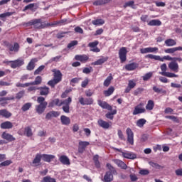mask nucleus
Returning a JSON list of instances; mask_svg holds the SVG:
<instances>
[{"instance_id":"obj_63","label":"nucleus","mask_w":182,"mask_h":182,"mask_svg":"<svg viewBox=\"0 0 182 182\" xmlns=\"http://www.w3.org/2000/svg\"><path fill=\"white\" fill-rule=\"evenodd\" d=\"M77 43V41H73L68 45V48L70 49L71 48H73V46H76Z\"/></svg>"},{"instance_id":"obj_55","label":"nucleus","mask_w":182,"mask_h":182,"mask_svg":"<svg viewBox=\"0 0 182 182\" xmlns=\"http://www.w3.org/2000/svg\"><path fill=\"white\" fill-rule=\"evenodd\" d=\"M139 174H141V176H148V174H150V171H149V169H141Z\"/></svg>"},{"instance_id":"obj_43","label":"nucleus","mask_w":182,"mask_h":182,"mask_svg":"<svg viewBox=\"0 0 182 182\" xmlns=\"http://www.w3.org/2000/svg\"><path fill=\"white\" fill-rule=\"evenodd\" d=\"M72 103V98L69 97L67 100H64L61 102H60V106L63 105V106H67V105H70Z\"/></svg>"},{"instance_id":"obj_60","label":"nucleus","mask_w":182,"mask_h":182,"mask_svg":"<svg viewBox=\"0 0 182 182\" xmlns=\"http://www.w3.org/2000/svg\"><path fill=\"white\" fill-rule=\"evenodd\" d=\"M128 87L134 89V87H136V81L134 80H130L128 82Z\"/></svg>"},{"instance_id":"obj_56","label":"nucleus","mask_w":182,"mask_h":182,"mask_svg":"<svg viewBox=\"0 0 182 182\" xmlns=\"http://www.w3.org/2000/svg\"><path fill=\"white\" fill-rule=\"evenodd\" d=\"M14 14L15 12H6L0 14V18H6L7 16H11V15H14Z\"/></svg>"},{"instance_id":"obj_19","label":"nucleus","mask_w":182,"mask_h":182,"mask_svg":"<svg viewBox=\"0 0 182 182\" xmlns=\"http://www.w3.org/2000/svg\"><path fill=\"white\" fill-rule=\"evenodd\" d=\"M113 174L112 172H106V173L104 176V178L102 179V181L104 182H112L113 181Z\"/></svg>"},{"instance_id":"obj_61","label":"nucleus","mask_w":182,"mask_h":182,"mask_svg":"<svg viewBox=\"0 0 182 182\" xmlns=\"http://www.w3.org/2000/svg\"><path fill=\"white\" fill-rule=\"evenodd\" d=\"M98 45H99V41H95L94 42L89 43L88 46L89 48H97Z\"/></svg>"},{"instance_id":"obj_26","label":"nucleus","mask_w":182,"mask_h":182,"mask_svg":"<svg viewBox=\"0 0 182 182\" xmlns=\"http://www.w3.org/2000/svg\"><path fill=\"white\" fill-rule=\"evenodd\" d=\"M59 160L60 163H62V164H64L65 166H69L70 164V161L69 160V158H68V156L65 155L61 156Z\"/></svg>"},{"instance_id":"obj_4","label":"nucleus","mask_w":182,"mask_h":182,"mask_svg":"<svg viewBox=\"0 0 182 182\" xmlns=\"http://www.w3.org/2000/svg\"><path fill=\"white\" fill-rule=\"evenodd\" d=\"M144 103H139L138 105H136L134 107L132 114L134 116H136V115L140 114L141 113H146V108H144Z\"/></svg>"},{"instance_id":"obj_59","label":"nucleus","mask_w":182,"mask_h":182,"mask_svg":"<svg viewBox=\"0 0 182 182\" xmlns=\"http://www.w3.org/2000/svg\"><path fill=\"white\" fill-rule=\"evenodd\" d=\"M85 106H89L93 105V98H86L85 100Z\"/></svg>"},{"instance_id":"obj_62","label":"nucleus","mask_w":182,"mask_h":182,"mask_svg":"<svg viewBox=\"0 0 182 182\" xmlns=\"http://www.w3.org/2000/svg\"><path fill=\"white\" fill-rule=\"evenodd\" d=\"M66 33H69V32H60L57 34V38L58 39H62V38H65V36L66 35Z\"/></svg>"},{"instance_id":"obj_7","label":"nucleus","mask_w":182,"mask_h":182,"mask_svg":"<svg viewBox=\"0 0 182 182\" xmlns=\"http://www.w3.org/2000/svg\"><path fill=\"white\" fill-rule=\"evenodd\" d=\"M127 136V141L129 143V144H134V134H133V131H132V129L127 128L126 130Z\"/></svg>"},{"instance_id":"obj_1","label":"nucleus","mask_w":182,"mask_h":182,"mask_svg":"<svg viewBox=\"0 0 182 182\" xmlns=\"http://www.w3.org/2000/svg\"><path fill=\"white\" fill-rule=\"evenodd\" d=\"M37 102L39 103V105L36 106V112L38 114H42V113L46 110V107H48V102L45 101V97H38L37 98Z\"/></svg>"},{"instance_id":"obj_30","label":"nucleus","mask_w":182,"mask_h":182,"mask_svg":"<svg viewBox=\"0 0 182 182\" xmlns=\"http://www.w3.org/2000/svg\"><path fill=\"white\" fill-rule=\"evenodd\" d=\"M149 166L151 167H153L154 168H156V170H160L161 168H164V166H161V165L157 164V162H154L153 161H151L149 162Z\"/></svg>"},{"instance_id":"obj_2","label":"nucleus","mask_w":182,"mask_h":182,"mask_svg":"<svg viewBox=\"0 0 182 182\" xmlns=\"http://www.w3.org/2000/svg\"><path fill=\"white\" fill-rule=\"evenodd\" d=\"M32 25H33L36 29H43L46 28V26H50L51 24L46 22L43 23L41 18H38L32 20L31 21L26 23L27 26H32Z\"/></svg>"},{"instance_id":"obj_17","label":"nucleus","mask_w":182,"mask_h":182,"mask_svg":"<svg viewBox=\"0 0 182 182\" xmlns=\"http://www.w3.org/2000/svg\"><path fill=\"white\" fill-rule=\"evenodd\" d=\"M38 90L40 91L41 96H48L49 95V87L46 86L38 87Z\"/></svg>"},{"instance_id":"obj_34","label":"nucleus","mask_w":182,"mask_h":182,"mask_svg":"<svg viewBox=\"0 0 182 182\" xmlns=\"http://www.w3.org/2000/svg\"><path fill=\"white\" fill-rule=\"evenodd\" d=\"M54 106L60 107V100L59 99H55L48 104V107H53Z\"/></svg>"},{"instance_id":"obj_50","label":"nucleus","mask_w":182,"mask_h":182,"mask_svg":"<svg viewBox=\"0 0 182 182\" xmlns=\"http://www.w3.org/2000/svg\"><path fill=\"white\" fill-rule=\"evenodd\" d=\"M43 69H45V65H41L34 71V75H41V73Z\"/></svg>"},{"instance_id":"obj_54","label":"nucleus","mask_w":182,"mask_h":182,"mask_svg":"<svg viewBox=\"0 0 182 182\" xmlns=\"http://www.w3.org/2000/svg\"><path fill=\"white\" fill-rule=\"evenodd\" d=\"M58 83L59 82L56 80H54L53 78V80L48 81V85L49 86H51V87H55V85H58Z\"/></svg>"},{"instance_id":"obj_41","label":"nucleus","mask_w":182,"mask_h":182,"mask_svg":"<svg viewBox=\"0 0 182 182\" xmlns=\"http://www.w3.org/2000/svg\"><path fill=\"white\" fill-rule=\"evenodd\" d=\"M31 107H32V103L31 102H27L26 104H24L22 107H21V110L23 112H27V110H29V109H31Z\"/></svg>"},{"instance_id":"obj_39","label":"nucleus","mask_w":182,"mask_h":182,"mask_svg":"<svg viewBox=\"0 0 182 182\" xmlns=\"http://www.w3.org/2000/svg\"><path fill=\"white\" fill-rule=\"evenodd\" d=\"M117 113V110L114 109L112 111V112H108L105 114V117H107V119H110V120H113V118L114 117V114H116Z\"/></svg>"},{"instance_id":"obj_44","label":"nucleus","mask_w":182,"mask_h":182,"mask_svg":"<svg viewBox=\"0 0 182 182\" xmlns=\"http://www.w3.org/2000/svg\"><path fill=\"white\" fill-rule=\"evenodd\" d=\"M146 58H149V59H154V60H163L162 59H161L160 55H154L153 54L147 55Z\"/></svg>"},{"instance_id":"obj_25","label":"nucleus","mask_w":182,"mask_h":182,"mask_svg":"<svg viewBox=\"0 0 182 182\" xmlns=\"http://www.w3.org/2000/svg\"><path fill=\"white\" fill-rule=\"evenodd\" d=\"M30 86H38L42 83V77L38 75L36 77L35 80L33 82H29Z\"/></svg>"},{"instance_id":"obj_57","label":"nucleus","mask_w":182,"mask_h":182,"mask_svg":"<svg viewBox=\"0 0 182 182\" xmlns=\"http://www.w3.org/2000/svg\"><path fill=\"white\" fill-rule=\"evenodd\" d=\"M153 76V73H148L145 75L143 76V80L147 81L150 77Z\"/></svg>"},{"instance_id":"obj_22","label":"nucleus","mask_w":182,"mask_h":182,"mask_svg":"<svg viewBox=\"0 0 182 182\" xmlns=\"http://www.w3.org/2000/svg\"><path fill=\"white\" fill-rule=\"evenodd\" d=\"M0 116H1V117H5V119H9V117H12V113L6 109H1Z\"/></svg>"},{"instance_id":"obj_23","label":"nucleus","mask_w":182,"mask_h":182,"mask_svg":"<svg viewBox=\"0 0 182 182\" xmlns=\"http://www.w3.org/2000/svg\"><path fill=\"white\" fill-rule=\"evenodd\" d=\"M177 50H181L182 51V47L178 46V47H173L171 48H167L164 50L165 53H175V52H177Z\"/></svg>"},{"instance_id":"obj_11","label":"nucleus","mask_w":182,"mask_h":182,"mask_svg":"<svg viewBox=\"0 0 182 182\" xmlns=\"http://www.w3.org/2000/svg\"><path fill=\"white\" fill-rule=\"evenodd\" d=\"M2 139H4V140H7V141H15L16 139L12 136V134L6 132H3L1 134Z\"/></svg>"},{"instance_id":"obj_8","label":"nucleus","mask_w":182,"mask_h":182,"mask_svg":"<svg viewBox=\"0 0 182 182\" xmlns=\"http://www.w3.org/2000/svg\"><path fill=\"white\" fill-rule=\"evenodd\" d=\"M122 157H124V159H128L129 160H134L137 159V155L133 152L126 151L125 152H122Z\"/></svg>"},{"instance_id":"obj_52","label":"nucleus","mask_w":182,"mask_h":182,"mask_svg":"<svg viewBox=\"0 0 182 182\" xmlns=\"http://www.w3.org/2000/svg\"><path fill=\"white\" fill-rule=\"evenodd\" d=\"M143 92H144V89L139 87L134 91V95L139 96V95L141 94Z\"/></svg>"},{"instance_id":"obj_27","label":"nucleus","mask_w":182,"mask_h":182,"mask_svg":"<svg viewBox=\"0 0 182 182\" xmlns=\"http://www.w3.org/2000/svg\"><path fill=\"white\" fill-rule=\"evenodd\" d=\"M60 121L62 124H64L65 126H69V124H70V118L65 115L60 117Z\"/></svg>"},{"instance_id":"obj_42","label":"nucleus","mask_w":182,"mask_h":182,"mask_svg":"<svg viewBox=\"0 0 182 182\" xmlns=\"http://www.w3.org/2000/svg\"><path fill=\"white\" fill-rule=\"evenodd\" d=\"M112 80H113V77L112 75L108 76L104 81V86L109 87Z\"/></svg>"},{"instance_id":"obj_6","label":"nucleus","mask_w":182,"mask_h":182,"mask_svg":"<svg viewBox=\"0 0 182 182\" xmlns=\"http://www.w3.org/2000/svg\"><path fill=\"white\" fill-rule=\"evenodd\" d=\"M9 63H11V68H12V69H16V68H21L22 65H24L25 62L23 60L17 59L16 60L9 61Z\"/></svg>"},{"instance_id":"obj_9","label":"nucleus","mask_w":182,"mask_h":182,"mask_svg":"<svg viewBox=\"0 0 182 182\" xmlns=\"http://www.w3.org/2000/svg\"><path fill=\"white\" fill-rule=\"evenodd\" d=\"M159 50V48L157 47H148L145 48H141L140 52L142 54L144 53H154V52H157Z\"/></svg>"},{"instance_id":"obj_45","label":"nucleus","mask_w":182,"mask_h":182,"mask_svg":"<svg viewBox=\"0 0 182 182\" xmlns=\"http://www.w3.org/2000/svg\"><path fill=\"white\" fill-rule=\"evenodd\" d=\"M146 119H140L136 122V126H138V127H143L144 124H146Z\"/></svg>"},{"instance_id":"obj_53","label":"nucleus","mask_w":182,"mask_h":182,"mask_svg":"<svg viewBox=\"0 0 182 182\" xmlns=\"http://www.w3.org/2000/svg\"><path fill=\"white\" fill-rule=\"evenodd\" d=\"M25 95V92L23 90L19 91L16 95V99H22L23 96Z\"/></svg>"},{"instance_id":"obj_33","label":"nucleus","mask_w":182,"mask_h":182,"mask_svg":"<svg viewBox=\"0 0 182 182\" xmlns=\"http://www.w3.org/2000/svg\"><path fill=\"white\" fill-rule=\"evenodd\" d=\"M165 45H166V46H176L177 42L173 39L168 38L165 41Z\"/></svg>"},{"instance_id":"obj_18","label":"nucleus","mask_w":182,"mask_h":182,"mask_svg":"<svg viewBox=\"0 0 182 182\" xmlns=\"http://www.w3.org/2000/svg\"><path fill=\"white\" fill-rule=\"evenodd\" d=\"M1 129H10L14 127V124L9 121H6L0 124Z\"/></svg>"},{"instance_id":"obj_15","label":"nucleus","mask_w":182,"mask_h":182,"mask_svg":"<svg viewBox=\"0 0 182 182\" xmlns=\"http://www.w3.org/2000/svg\"><path fill=\"white\" fill-rule=\"evenodd\" d=\"M97 124H98V126H100V127H102V129H109V127H110V124H109V122L102 119H98Z\"/></svg>"},{"instance_id":"obj_32","label":"nucleus","mask_w":182,"mask_h":182,"mask_svg":"<svg viewBox=\"0 0 182 182\" xmlns=\"http://www.w3.org/2000/svg\"><path fill=\"white\" fill-rule=\"evenodd\" d=\"M137 68V64L135 63H132L125 65L126 70H134Z\"/></svg>"},{"instance_id":"obj_48","label":"nucleus","mask_w":182,"mask_h":182,"mask_svg":"<svg viewBox=\"0 0 182 182\" xmlns=\"http://www.w3.org/2000/svg\"><path fill=\"white\" fill-rule=\"evenodd\" d=\"M107 167L108 168V170H109V173H112V174H116V169L114 168V167H113V166H112V164H107Z\"/></svg>"},{"instance_id":"obj_14","label":"nucleus","mask_w":182,"mask_h":182,"mask_svg":"<svg viewBox=\"0 0 182 182\" xmlns=\"http://www.w3.org/2000/svg\"><path fill=\"white\" fill-rule=\"evenodd\" d=\"M75 60H79L82 63H86L87 60H89V56L87 55H77L75 57Z\"/></svg>"},{"instance_id":"obj_47","label":"nucleus","mask_w":182,"mask_h":182,"mask_svg":"<svg viewBox=\"0 0 182 182\" xmlns=\"http://www.w3.org/2000/svg\"><path fill=\"white\" fill-rule=\"evenodd\" d=\"M127 6H129L131 8H133V9H135L134 1H129L128 2H126L124 5V8H127Z\"/></svg>"},{"instance_id":"obj_58","label":"nucleus","mask_w":182,"mask_h":182,"mask_svg":"<svg viewBox=\"0 0 182 182\" xmlns=\"http://www.w3.org/2000/svg\"><path fill=\"white\" fill-rule=\"evenodd\" d=\"M152 89L156 93H166V91H163V89H160L156 86H154Z\"/></svg>"},{"instance_id":"obj_40","label":"nucleus","mask_w":182,"mask_h":182,"mask_svg":"<svg viewBox=\"0 0 182 182\" xmlns=\"http://www.w3.org/2000/svg\"><path fill=\"white\" fill-rule=\"evenodd\" d=\"M24 130L27 137H32L33 136L31 127H26Z\"/></svg>"},{"instance_id":"obj_37","label":"nucleus","mask_w":182,"mask_h":182,"mask_svg":"<svg viewBox=\"0 0 182 182\" xmlns=\"http://www.w3.org/2000/svg\"><path fill=\"white\" fill-rule=\"evenodd\" d=\"M19 43H14V46L9 47V50L11 52H19Z\"/></svg>"},{"instance_id":"obj_24","label":"nucleus","mask_w":182,"mask_h":182,"mask_svg":"<svg viewBox=\"0 0 182 182\" xmlns=\"http://www.w3.org/2000/svg\"><path fill=\"white\" fill-rule=\"evenodd\" d=\"M114 162L118 166V167L122 168V170H126L127 168V165L121 160L115 159L114 160Z\"/></svg>"},{"instance_id":"obj_51","label":"nucleus","mask_w":182,"mask_h":182,"mask_svg":"<svg viewBox=\"0 0 182 182\" xmlns=\"http://www.w3.org/2000/svg\"><path fill=\"white\" fill-rule=\"evenodd\" d=\"M10 164H12L11 160L4 161L0 164V167H5L6 166H10Z\"/></svg>"},{"instance_id":"obj_28","label":"nucleus","mask_w":182,"mask_h":182,"mask_svg":"<svg viewBox=\"0 0 182 182\" xmlns=\"http://www.w3.org/2000/svg\"><path fill=\"white\" fill-rule=\"evenodd\" d=\"M112 0H97L94 1L93 5L95 6H99L100 5H106V4H109Z\"/></svg>"},{"instance_id":"obj_5","label":"nucleus","mask_w":182,"mask_h":182,"mask_svg":"<svg viewBox=\"0 0 182 182\" xmlns=\"http://www.w3.org/2000/svg\"><path fill=\"white\" fill-rule=\"evenodd\" d=\"M119 56L121 60V63L126 62L127 56V49L126 48V47H122L119 49Z\"/></svg>"},{"instance_id":"obj_12","label":"nucleus","mask_w":182,"mask_h":182,"mask_svg":"<svg viewBox=\"0 0 182 182\" xmlns=\"http://www.w3.org/2000/svg\"><path fill=\"white\" fill-rule=\"evenodd\" d=\"M168 68L170 70H172V72H178V63L176 61H172L168 65Z\"/></svg>"},{"instance_id":"obj_35","label":"nucleus","mask_w":182,"mask_h":182,"mask_svg":"<svg viewBox=\"0 0 182 182\" xmlns=\"http://www.w3.org/2000/svg\"><path fill=\"white\" fill-rule=\"evenodd\" d=\"M113 92H114V87L111 86L108 88L107 90L104 91V95L106 96V97L110 96L111 95H113Z\"/></svg>"},{"instance_id":"obj_36","label":"nucleus","mask_w":182,"mask_h":182,"mask_svg":"<svg viewBox=\"0 0 182 182\" xmlns=\"http://www.w3.org/2000/svg\"><path fill=\"white\" fill-rule=\"evenodd\" d=\"M146 110H153L154 109V102L151 100L148 101L147 105H146Z\"/></svg>"},{"instance_id":"obj_64","label":"nucleus","mask_w":182,"mask_h":182,"mask_svg":"<svg viewBox=\"0 0 182 182\" xmlns=\"http://www.w3.org/2000/svg\"><path fill=\"white\" fill-rule=\"evenodd\" d=\"M90 143L87 141H80L79 146L80 147H83L84 149H86V146H89Z\"/></svg>"},{"instance_id":"obj_31","label":"nucleus","mask_w":182,"mask_h":182,"mask_svg":"<svg viewBox=\"0 0 182 182\" xmlns=\"http://www.w3.org/2000/svg\"><path fill=\"white\" fill-rule=\"evenodd\" d=\"M149 26H160L161 25V21L160 20L154 19L148 23Z\"/></svg>"},{"instance_id":"obj_21","label":"nucleus","mask_w":182,"mask_h":182,"mask_svg":"<svg viewBox=\"0 0 182 182\" xmlns=\"http://www.w3.org/2000/svg\"><path fill=\"white\" fill-rule=\"evenodd\" d=\"M98 105L102 107V109H107V110H112V107L110 106V105L107 104L106 102H103L102 100H98Z\"/></svg>"},{"instance_id":"obj_10","label":"nucleus","mask_w":182,"mask_h":182,"mask_svg":"<svg viewBox=\"0 0 182 182\" xmlns=\"http://www.w3.org/2000/svg\"><path fill=\"white\" fill-rule=\"evenodd\" d=\"M60 115V112L58 111H50L46 114V120H50L52 117H58Z\"/></svg>"},{"instance_id":"obj_20","label":"nucleus","mask_w":182,"mask_h":182,"mask_svg":"<svg viewBox=\"0 0 182 182\" xmlns=\"http://www.w3.org/2000/svg\"><path fill=\"white\" fill-rule=\"evenodd\" d=\"M38 62V58H33L28 64L26 69L27 70H33L35 69V63Z\"/></svg>"},{"instance_id":"obj_13","label":"nucleus","mask_w":182,"mask_h":182,"mask_svg":"<svg viewBox=\"0 0 182 182\" xmlns=\"http://www.w3.org/2000/svg\"><path fill=\"white\" fill-rule=\"evenodd\" d=\"M52 72L54 73V80L57 82H60L62 80V73L59 70L53 69Z\"/></svg>"},{"instance_id":"obj_49","label":"nucleus","mask_w":182,"mask_h":182,"mask_svg":"<svg viewBox=\"0 0 182 182\" xmlns=\"http://www.w3.org/2000/svg\"><path fill=\"white\" fill-rule=\"evenodd\" d=\"M93 72V68L89 67V68H84L82 70V73H85V75H89V73Z\"/></svg>"},{"instance_id":"obj_29","label":"nucleus","mask_w":182,"mask_h":182,"mask_svg":"<svg viewBox=\"0 0 182 182\" xmlns=\"http://www.w3.org/2000/svg\"><path fill=\"white\" fill-rule=\"evenodd\" d=\"M42 159L43 161H47V163H50L53 159H55L54 155H48V154H43Z\"/></svg>"},{"instance_id":"obj_46","label":"nucleus","mask_w":182,"mask_h":182,"mask_svg":"<svg viewBox=\"0 0 182 182\" xmlns=\"http://www.w3.org/2000/svg\"><path fill=\"white\" fill-rule=\"evenodd\" d=\"M92 25H103L105 23V21L103 19H97L92 21Z\"/></svg>"},{"instance_id":"obj_3","label":"nucleus","mask_w":182,"mask_h":182,"mask_svg":"<svg viewBox=\"0 0 182 182\" xmlns=\"http://www.w3.org/2000/svg\"><path fill=\"white\" fill-rule=\"evenodd\" d=\"M161 72H159V75L162 76H166V77H178V75L175 73L166 72L167 71V64L164 63L161 65Z\"/></svg>"},{"instance_id":"obj_38","label":"nucleus","mask_w":182,"mask_h":182,"mask_svg":"<svg viewBox=\"0 0 182 182\" xmlns=\"http://www.w3.org/2000/svg\"><path fill=\"white\" fill-rule=\"evenodd\" d=\"M41 159H42V156H41V154H37L33 161V164H34V166H39Z\"/></svg>"},{"instance_id":"obj_16","label":"nucleus","mask_w":182,"mask_h":182,"mask_svg":"<svg viewBox=\"0 0 182 182\" xmlns=\"http://www.w3.org/2000/svg\"><path fill=\"white\" fill-rule=\"evenodd\" d=\"M109 60V57H102L101 58L98 59L97 61L92 63V65L94 66H99L100 65H103L105 62H107Z\"/></svg>"}]
</instances>
